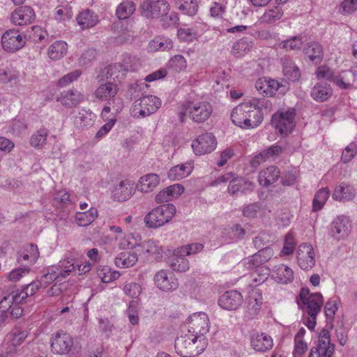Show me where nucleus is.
Segmentation results:
<instances>
[{
    "instance_id": "nucleus-55",
    "label": "nucleus",
    "mask_w": 357,
    "mask_h": 357,
    "mask_svg": "<svg viewBox=\"0 0 357 357\" xmlns=\"http://www.w3.org/2000/svg\"><path fill=\"white\" fill-rule=\"evenodd\" d=\"M175 1L178 5V8L185 14L193 15L197 11L196 0H175Z\"/></svg>"
},
{
    "instance_id": "nucleus-26",
    "label": "nucleus",
    "mask_w": 357,
    "mask_h": 357,
    "mask_svg": "<svg viewBox=\"0 0 357 357\" xmlns=\"http://www.w3.org/2000/svg\"><path fill=\"white\" fill-rule=\"evenodd\" d=\"M280 175L279 168L273 165L259 172L258 181L261 185L268 187L278 181Z\"/></svg>"
},
{
    "instance_id": "nucleus-51",
    "label": "nucleus",
    "mask_w": 357,
    "mask_h": 357,
    "mask_svg": "<svg viewBox=\"0 0 357 357\" xmlns=\"http://www.w3.org/2000/svg\"><path fill=\"white\" fill-rule=\"evenodd\" d=\"M252 47V40L250 38H243L233 45L231 54L236 56H241L248 53Z\"/></svg>"
},
{
    "instance_id": "nucleus-12",
    "label": "nucleus",
    "mask_w": 357,
    "mask_h": 357,
    "mask_svg": "<svg viewBox=\"0 0 357 357\" xmlns=\"http://www.w3.org/2000/svg\"><path fill=\"white\" fill-rule=\"evenodd\" d=\"M25 43V36H22L17 29H9L1 37L2 47L7 52H16L22 48Z\"/></svg>"
},
{
    "instance_id": "nucleus-23",
    "label": "nucleus",
    "mask_w": 357,
    "mask_h": 357,
    "mask_svg": "<svg viewBox=\"0 0 357 357\" xmlns=\"http://www.w3.org/2000/svg\"><path fill=\"white\" fill-rule=\"evenodd\" d=\"M254 184L248 179L238 176H234V181L228 185L227 191L230 195L248 194L253 191Z\"/></svg>"
},
{
    "instance_id": "nucleus-20",
    "label": "nucleus",
    "mask_w": 357,
    "mask_h": 357,
    "mask_svg": "<svg viewBox=\"0 0 357 357\" xmlns=\"http://www.w3.org/2000/svg\"><path fill=\"white\" fill-rule=\"evenodd\" d=\"M126 73L120 63H116L105 67L99 75L100 82L109 81L120 82L124 79Z\"/></svg>"
},
{
    "instance_id": "nucleus-28",
    "label": "nucleus",
    "mask_w": 357,
    "mask_h": 357,
    "mask_svg": "<svg viewBox=\"0 0 357 357\" xmlns=\"http://www.w3.org/2000/svg\"><path fill=\"white\" fill-rule=\"evenodd\" d=\"M184 192V187L181 184L172 185L162 190L155 196V202L158 204L167 202L178 197Z\"/></svg>"
},
{
    "instance_id": "nucleus-35",
    "label": "nucleus",
    "mask_w": 357,
    "mask_h": 357,
    "mask_svg": "<svg viewBox=\"0 0 357 357\" xmlns=\"http://www.w3.org/2000/svg\"><path fill=\"white\" fill-rule=\"evenodd\" d=\"M355 83L354 76L350 70L337 73L333 84L341 89H349Z\"/></svg>"
},
{
    "instance_id": "nucleus-48",
    "label": "nucleus",
    "mask_w": 357,
    "mask_h": 357,
    "mask_svg": "<svg viewBox=\"0 0 357 357\" xmlns=\"http://www.w3.org/2000/svg\"><path fill=\"white\" fill-rule=\"evenodd\" d=\"M135 9L136 6L134 2L126 0L116 7V15L119 20H126L134 13Z\"/></svg>"
},
{
    "instance_id": "nucleus-60",
    "label": "nucleus",
    "mask_w": 357,
    "mask_h": 357,
    "mask_svg": "<svg viewBox=\"0 0 357 357\" xmlns=\"http://www.w3.org/2000/svg\"><path fill=\"white\" fill-rule=\"evenodd\" d=\"M357 10V0H343L338 6V13L350 15Z\"/></svg>"
},
{
    "instance_id": "nucleus-21",
    "label": "nucleus",
    "mask_w": 357,
    "mask_h": 357,
    "mask_svg": "<svg viewBox=\"0 0 357 357\" xmlns=\"http://www.w3.org/2000/svg\"><path fill=\"white\" fill-rule=\"evenodd\" d=\"M243 303L241 294L236 290L227 291L218 300L219 305L227 310H236Z\"/></svg>"
},
{
    "instance_id": "nucleus-34",
    "label": "nucleus",
    "mask_w": 357,
    "mask_h": 357,
    "mask_svg": "<svg viewBox=\"0 0 357 357\" xmlns=\"http://www.w3.org/2000/svg\"><path fill=\"white\" fill-rule=\"evenodd\" d=\"M76 20L82 29L93 27L99 22L97 15L89 9L81 12L77 16Z\"/></svg>"
},
{
    "instance_id": "nucleus-18",
    "label": "nucleus",
    "mask_w": 357,
    "mask_h": 357,
    "mask_svg": "<svg viewBox=\"0 0 357 357\" xmlns=\"http://www.w3.org/2000/svg\"><path fill=\"white\" fill-rule=\"evenodd\" d=\"M153 281L155 285L163 291H172L178 287V280L174 275L163 269L160 270L155 274Z\"/></svg>"
},
{
    "instance_id": "nucleus-52",
    "label": "nucleus",
    "mask_w": 357,
    "mask_h": 357,
    "mask_svg": "<svg viewBox=\"0 0 357 357\" xmlns=\"http://www.w3.org/2000/svg\"><path fill=\"white\" fill-rule=\"evenodd\" d=\"M48 130L42 128L33 133L30 138V144L36 149H42L46 144Z\"/></svg>"
},
{
    "instance_id": "nucleus-40",
    "label": "nucleus",
    "mask_w": 357,
    "mask_h": 357,
    "mask_svg": "<svg viewBox=\"0 0 357 357\" xmlns=\"http://www.w3.org/2000/svg\"><path fill=\"white\" fill-rule=\"evenodd\" d=\"M159 183V177L155 174H148L139 181L137 188L143 192H151Z\"/></svg>"
},
{
    "instance_id": "nucleus-59",
    "label": "nucleus",
    "mask_w": 357,
    "mask_h": 357,
    "mask_svg": "<svg viewBox=\"0 0 357 357\" xmlns=\"http://www.w3.org/2000/svg\"><path fill=\"white\" fill-rule=\"evenodd\" d=\"M296 241L291 232L286 234L283 248L280 252V256H289L295 250Z\"/></svg>"
},
{
    "instance_id": "nucleus-24",
    "label": "nucleus",
    "mask_w": 357,
    "mask_h": 357,
    "mask_svg": "<svg viewBox=\"0 0 357 357\" xmlns=\"http://www.w3.org/2000/svg\"><path fill=\"white\" fill-rule=\"evenodd\" d=\"M135 185L129 180L120 181L112 190V196L119 202L128 200L135 192Z\"/></svg>"
},
{
    "instance_id": "nucleus-37",
    "label": "nucleus",
    "mask_w": 357,
    "mask_h": 357,
    "mask_svg": "<svg viewBox=\"0 0 357 357\" xmlns=\"http://www.w3.org/2000/svg\"><path fill=\"white\" fill-rule=\"evenodd\" d=\"M43 286L41 285L40 282L38 280H33L26 285L22 290L16 291L18 294L17 299L20 298L22 303L28 302V298H30V301H32L31 298Z\"/></svg>"
},
{
    "instance_id": "nucleus-42",
    "label": "nucleus",
    "mask_w": 357,
    "mask_h": 357,
    "mask_svg": "<svg viewBox=\"0 0 357 357\" xmlns=\"http://www.w3.org/2000/svg\"><path fill=\"white\" fill-rule=\"evenodd\" d=\"M68 45L62 40H57L51 45L47 50L48 56L52 60H59L67 53Z\"/></svg>"
},
{
    "instance_id": "nucleus-32",
    "label": "nucleus",
    "mask_w": 357,
    "mask_h": 357,
    "mask_svg": "<svg viewBox=\"0 0 357 357\" xmlns=\"http://www.w3.org/2000/svg\"><path fill=\"white\" fill-rule=\"evenodd\" d=\"M303 52L310 61L315 64L320 63L324 57L322 46L317 42H311L306 45Z\"/></svg>"
},
{
    "instance_id": "nucleus-39",
    "label": "nucleus",
    "mask_w": 357,
    "mask_h": 357,
    "mask_svg": "<svg viewBox=\"0 0 357 357\" xmlns=\"http://www.w3.org/2000/svg\"><path fill=\"white\" fill-rule=\"evenodd\" d=\"M283 66V73L286 78L291 82L297 81L301 77V73L298 66L290 59H281Z\"/></svg>"
},
{
    "instance_id": "nucleus-16",
    "label": "nucleus",
    "mask_w": 357,
    "mask_h": 357,
    "mask_svg": "<svg viewBox=\"0 0 357 357\" xmlns=\"http://www.w3.org/2000/svg\"><path fill=\"white\" fill-rule=\"evenodd\" d=\"M259 251L255 254L245 258L243 264L248 270H252L259 268L264 263L269 261L273 256V250L267 246L263 248H258Z\"/></svg>"
},
{
    "instance_id": "nucleus-50",
    "label": "nucleus",
    "mask_w": 357,
    "mask_h": 357,
    "mask_svg": "<svg viewBox=\"0 0 357 357\" xmlns=\"http://www.w3.org/2000/svg\"><path fill=\"white\" fill-rule=\"evenodd\" d=\"M283 149L279 145H273L261 152L252 159V165H259L270 157H275L281 154Z\"/></svg>"
},
{
    "instance_id": "nucleus-44",
    "label": "nucleus",
    "mask_w": 357,
    "mask_h": 357,
    "mask_svg": "<svg viewBox=\"0 0 357 357\" xmlns=\"http://www.w3.org/2000/svg\"><path fill=\"white\" fill-rule=\"evenodd\" d=\"M27 337V332L26 331H20L16 329L10 333L7 337L10 348L7 350V354H14L16 352V347L20 345Z\"/></svg>"
},
{
    "instance_id": "nucleus-63",
    "label": "nucleus",
    "mask_w": 357,
    "mask_h": 357,
    "mask_svg": "<svg viewBox=\"0 0 357 357\" xmlns=\"http://www.w3.org/2000/svg\"><path fill=\"white\" fill-rule=\"evenodd\" d=\"M316 75L319 79H326L331 82H334V78L336 75L329 67L326 66H319L316 70Z\"/></svg>"
},
{
    "instance_id": "nucleus-3",
    "label": "nucleus",
    "mask_w": 357,
    "mask_h": 357,
    "mask_svg": "<svg viewBox=\"0 0 357 357\" xmlns=\"http://www.w3.org/2000/svg\"><path fill=\"white\" fill-rule=\"evenodd\" d=\"M207 339L198 338L195 334L186 333L177 337L174 341L176 352L183 357H195L201 354L206 348Z\"/></svg>"
},
{
    "instance_id": "nucleus-64",
    "label": "nucleus",
    "mask_w": 357,
    "mask_h": 357,
    "mask_svg": "<svg viewBox=\"0 0 357 357\" xmlns=\"http://www.w3.org/2000/svg\"><path fill=\"white\" fill-rule=\"evenodd\" d=\"M81 75L82 71L79 70H76L73 72H70L63 76L60 79H59V81L57 82V86L60 87L66 86L73 82L77 80Z\"/></svg>"
},
{
    "instance_id": "nucleus-49",
    "label": "nucleus",
    "mask_w": 357,
    "mask_h": 357,
    "mask_svg": "<svg viewBox=\"0 0 357 357\" xmlns=\"http://www.w3.org/2000/svg\"><path fill=\"white\" fill-rule=\"evenodd\" d=\"M96 273L98 278L104 283H109L115 280H117L121 273L119 271L112 270L107 266H100L97 268Z\"/></svg>"
},
{
    "instance_id": "nucleus-62",
    "label": "nucleus",
    "mask_w": 357,
    "mask_h": 357,
    "mask_svg": "<svg viewBox=\"0 0 357 357\" xmlns=\"http://www.w3.org/2000/svg\"><path fill=\"white\" fill-rule=\"evenodd\" d=\"M139 236L134 234H129L120 241L119 246L123 249H132L139 245Z\"/></svg>"
},
{
    "instance_id": "nucleus-61",
    "label": "nucleus",
    "mask_w": 357,
    "mask_h": 357,
    "mask_svg": "<svg viewBox=\"0 0 357 357\" xmlns=\"http://www.w3.org/2000/svg\"><path fill=\"white\" fill-rule=\"evenodd\" d=\"M168 66L175 72H181L186 68L187 62L183 56L175 55L169 61Z\"/></svg>"
},
{
    "instance_id": "nucleus-58",
    "label": "nucleus",
    "mask_w": 357,
    "mask_h": 357,
    "mask_svg": "<svg viewBox=\"0 0 357 357\" xmlns=\"http://www.w3.org/2000/svg\"><path fill=\"white\" fill-rule=\"evenodd\" d=\"M302 45V38L300 36H296L282 41L279 44V46L281 48L284 49L287 51H289L301 50Z\"/></svg>"
},
{
    "instance_id": "nucleus-45",
    "label": "nucleus",
    "mask_w": 357,
    "mask_h": 357,
    "mask_svg": "<svg viewBox=\"0 0 357 357\" xmlns=\"http://www.w3.org/2000/svg\"><path fill=\"white\" fill-rule=\"evenodd\" d=\"M97 217V209L91 208L84 212H77L75 215V222L79 227H86L93 222Z\"/></svg>"
},
{
    "instance_id": "nucleus-10",
    "label": "nucleus",
    "mask_w": 357,
    "mask_h": 357,
    "mask_svg": "<svg viewBox=\"0 0 357 357\" xmlns=\"http://www.w3.org/2000/svg\"><path fill=\"white\" fill-rule=\"evenodd\" d=\"M184 327L188 333L195 334L198 338L201 339V336L205 337V334L209 331V318L205 312L194 313L188 318Z\"/></svg>"
},
{
    "instance_id": "nucleus-43",
    "label": "nucleus",
    "mask_w": 357,
    "mask_h": 357,
    "mask_svg": "<svg viewBox=\"0 0 357 357\" xmlns=\"http://www.w3.org/2000/svg\"><path fill=\"white\" fill-rule=\"evenodd\" d=\"M18 294L16 291L5 296L0 301V315L8 319V312L14 303H22L20 298L17 299Z\"/></svg>"
},
{
    "instance_id": "nucleus-47",
    "label": "nucleus",
    "mask_w": 357,
    "mask_h": 357,
    "mask_svg": "<svg viewBox=\"0 0 357 357\" xmlns=\"http://www.w3.org/2000/svg\"><path fill=\"white\" fill-rule=\"evenodd\" d=\"M60 100L63 105L72 107L83 100V96L77 91L69 90L61 94Z\"/></svg>"
},
{
    "instance_id": "nucleus-29",
    "label": "nucleus",
    "mask_w": 357,
    "mask_h": 357,
    "mask_svg": "<svg viewBox=\"0 0 357 357\" xmlns=\"http://www.w3.org/2000/svg\"><path fill=\"white\" fill-rule=\"evenodd\" d=\"M100 82L101 84H100L94 93L97 98L100 100H109L117 94L119 88L116 83L111 82V80Z\"/></svg>"
},
{
    "instance_id": "nucleus-36",
    "label": "nucleus",
    "mask_w": 357,
    "mask_h": 357,
    "mask_svg": "<svg viewBox=\"0 0 357 357\" xmlns=\"http://www.w3.org/2000/svg\"><path fill=\"white\" fill-rule=\"evenodd\" d=\"M137 261V255L134 252L128 251L119 253L115 258L114 264L120 268H126L134 266Z\"/></svg>"
},
{
    "instance_id": "nucleus-15",
    "label": "nucleus",
    "mask_w": 357,
    "mask_h": 357,
    "mask_svg": "<svg viewBox=\"0 0 357 357\" xmlns=\"http://www.w3.org/2000/svg\"><path fill=\"white\" fill-rule=\"evenodd\" d=\"M217 142L215 137L210 132H206L199 135L192 142V148L196 155H204L209 153L216 148Z\"/></svg>"
},
{
    "instance_id": "nucleus-11",
    "label": "nucleus",
    "mask_w": 357,
    "mask_h": 357,
    "mask_svg": "<svg viewBox=\"0 0 357 357\" xmlns=\"http://www.w3.org/2000/svg\"><path fill=\"white\" fill-rule=\"evenodd\" d=\"M334 345L331 342L329 331L324 329L321 331L316 345L313 347L308 357H333Z\"/></svg>"
},
{
    "instance_id": "nucleus-14",
    "label": "nucleus",
    "mask_w": 357,
    "mask_h": 357,
    "mask_svg": "<svg viewBox=\"0 0 357 357\" xmlns=\"http://www.w3.org/2000/svg\"><path fill=\"white\" fill-rule=\"evenodd\" d=\"M169 10V3L164 0L144 1L142 5V13L147 18L162 17Z\"/></svg>"
},
{
    "instance_id": "nucleus-2",
    "label": "nucleus",
    "mask_w": 357,
    "mask_h": 357,
    "mask_svg": "<svg viewBox=\"0 0 357 357\" xmlns=\"http://www.w3.org/2000/svg\"><path fill=\"white\" fill-rule=\"evenodd\" d=\"M298 305L303 311V322L310 329L314 328L317 317L324 304V298L320 293H310L307 288H302L299 294Z\"/></svg>"
},
{
    "instance_id": "nucleus-19",
    "label": "nucleus",
    "mask_w": 357,
    "mask_h": 357,
    "mask_svg": "<svg viewBox=\"0 0 357 357\" xmlns=\"http://www.w3.org/2000/svg\"><path fill=\"white\" fill-rule=\"evenodd\" d=\"M268 272L270 270L267 268ZM271 278L277 283L281 284H289L294 280V272L289 266L280 264L273 267L271 271Z\"/></svg>"
},
{
    "instance_id": "nucleus-41",
    "label": "nucleus",
    "mask_w": 357,
    "mask_h": 357,
    "mask_svg": "<svg viewBox=\"0 0 357 357\" xmlns=\"http://www.w3.org/2000/svg\"><path fill=\"white\" fill-rule=\"evenodd\" d=\"M332 96V89L326 84H317L311 91L312 98L317 102H324Z\"/></svg>"
},
{
    "instance_id": "nucleus-46",
    "label": "nucleus",
    "mask_w": 357,
    "mask_h": 357,
    "mask_svg": "<svg viewBox=\"0 0 357 357\" xmlns=\"http://www.w3.org/2000/svg\"><path fill=\"white\" fill-rule=\"evenodd\" d=\"M186 255L178 252V248L175 251L174 256L171 259V267L174 271L185 272L190 268L188 260L185 258Z\"/></svg>"
},
{
    "instance_id": "nucleus-1",
    "label": "nucleus",
    "mask_w": 357,
    "mask_h": 357,
    "mask_svg": "<svg viewBox=\"0 0 357 357\" xmlns=\"http://www.w3.org/2000/svg\"><path fill=\"white\" fill-rule=\"evenodd\" d=\"M271 103L265 98H252L236 106L231 111L234 124L243 128L258 127L264 120V110H269Z\"/></svg>"
},
{
    "instance_id": "nucleus-25",
    "label": "nucleus",
    "mask_w": 357,
    "mask_h": 357,
    "mask_svg": "<svg viewBox=\"0 0 357 357\" xmlns=\"http://www.w3.org/2000/svg\"><path fill=\"white\" fill-rule=\"evenodd\" d=\"M280 86V84L273 79L259 78L255 83L257 91L266 97L273 96Z\"/></svg>"
},
{
    "instance_id": "nucleus-54",
    "label": "nucleus",
    "mask_w": 357,
    "mask_h": 357,
    "mask_svg": "<svg viewBox=\"0 0 357 357\" xmlns=\"http://www.w3.org/2000/svg\"><path fill=\"white\" fill-rule=\"evenodd\" d=\"M330 191L328 188L320 189L314 195L312 202V211H318L321 210L328 199Z\"/></svg>"
},
{
    "instance_id": "nucleus-5",
    "label": "nucleus",
    "mask_w": 357,
    "mask_h": 357,
    "mask_svg": "<svg viewBox=\"0 0 357 357\" xmlns=\"http://www.w3.org/2000/svg\"><path fill=\"white\" fill-rule=\"evenodd\" d=\"M183 112L179 113L181 121H183L185 116L188 115L194 122L204 123L209 119L213 113V107L207 101H188L183 104Z\"/></svg>"
},
{
    "instance_id": "nucleus-56",
    "label": "nucleus",
    "mask_w": 357,
    "mask_h": 357,
    "mask_svg": "<svg viewBox=\"0 0 357 357\" xmlns=\"http://www.w3.org/2000/svg\"><path fill=\"white\" fill-rule=\"evenodd\" d=\"M283 15L282 10L279 7L267 10L260 17V22L263 23H273L280 20Z\"/></svg>"
},
{
    "instance_id": "nucleus-13",
    "label": "nucleus",
    "mask_w": 357,
    "mask_h": 357,
    "mask_svg": "<svg viewBox=\"0 0 357 357\" xmlns=\"http://www.w3.org/2000/svg\"><path fill=\"white\" fill-rule=\"evenodd\" d=\"M351 228V221L348 216L338 215L331 224V234L335 240L340 241L349 236Z\"/></svg>"
},
{
    "instance_id": "nucleus-38",
    "label": "nucleus",
    "mask_w": 357,
    "mask_h": 357,
    "mask_svg": "<svg viewBox=\"0 0 357 357\" xmlns=\"http://www.w3.org/2000/svg\"><path fill=\"white\" fill-rule=\"evenodd\" d=\"M262 296L257 292H252L250 294L247 301L246 310L249 317L257 315L261 307Z\"/></svg>"
},
{
    "instance_id": "nucleus-7",
    "label": "nucleus",
    "mask_w": 357,
    "mask_h": 357,
    "mask_svg": "<svg viewBox=\"0 0 357 357\" xmlns=\"http://www.w3.org/2000/svg\"><path fill=\"white\" fill-rule=\"evenodd\" d=\"M296 109H280L272 116L271 125L282 136H287L294 129Z\"/></svg>"
},
{
    "instance_id": "nucleus-4",
    "label": "nucleus",
    "mask_w": 357,
    "mask_h": 357,
    "mask_svg": "<svg viewBox=\"0 0 357 357\" xmlns=\"http://www.w3.org/2000/svg\"><path fill=\"white\" fill-rule=\"evenodd\" d=\"M75 271V262L73 259L66 257L59 261L56 265L47 268L45 273L39 280L43 288L54 281H62Z\"/></svg>"
},
{
    "instance_id": "nucleus-31",
    "label": "nucleus",
    "mask_w": 357,
    "mask_h": 357,
    "mask_svg": "<svg viewBox=\"0 0 357 357\" xmlns=\"http://www.w3.org/2000/svg\"><path fill=\"white\" fill-rule=\"evenodd\" d=\"M193 169L191 161L172 167L168 172V178L172 181H178L187 177Z\"/></svg>"
},
{
    "instance_id": "nucleus-33",
    "label": "nucleus",
    "mask_w": 357,
    "mask_h": 357,
    "mask_svg": "<svg viewBox=\"0 0 357 357\" xmlns=\"http://www.w3.org/2000/svg\"><path fill=\"white\" fill-rule=\"evenodd\" d=\"M96 115L89 109H82L75 113L74 125L78 128H84L93 125Z\"/></svg>"
},
{
    "instance_id": "nucleus-9",
    "label": "nucleus",
    "mask_w": 357,
    "mask_h": 357,
    "mask_svg": "<svg viewBox=\"0 0 357 357\" xmlns=\"http://www.w3.org/2000/svg\"><path fill=\"white\" fill-rule=\"evenodd\" d=\"M50 348L52 353L67 355L76 349L73 337L64 331L54 333L50 338Z\"/></svg>"
},
{
    "instance_id": "nucleus-57",
    "label": "nucleus",
    "mask_w": 357,
    "mask_h": 357,
    "mask_svg": "<svg viewBox=\"0 0 357 357\" xmlns=\"http://www.w3.org/2000/svg\"><path fill=\"white\" fill-rule=\"evenodd\" d=\"M120 63L121 66H123L126 73L128 71H136L141 66L139 59L135 56H132L130 54H125L122 62Z\"/></svg>"
},
{
    "instance_id": "nucleus-8",
    "label": "nucleus",
    "mask_w": 357,
    "mask_h": 357,
    "mask_svg": "<svg viewBox=\"0 0 357 357\" xmlns=\"http://www.w3.org/2000/svg\"><path fill=\"white\" fill-rule=\"evenodd\" d=\"M159 98L152 96H143L136 100L131 108V115L136 118H143L155 113L161 106Z\"/></svg>"
},
{
    "instance_id": "nucleus-17",
    "label": "nucleus",
    "mask_w": 357,
    "mask_h": 357,
    "mask_svg": "<svg viewBox=\"0 0 357 357\" xmlns=\"http://www.w3.org/2000/svg\"><path fill=\"white\" fill-rule=\"evenodd\" d=\"M298 266L303 270H309L315 264L314 252L312 246L308 243L301 244L296 251Z\"/></svg>"
},
{
    "instance_id": "nucleus-6",
    "label": "nucleus",
    "mask_w": 357,
    "mask_h": 357,
    "mask_svg": "<svg viewBox=\"0 0 357 357\" xmlns=\"http://www.w3.org/2000/svg\"><path fill=\"white\" fill-rule=\"evenodd\" d=\"M176 207L172 204L160 205L152 209L144 217L149 228H158L169 222L175 215Z\"/></svg>"
},
{
    "instance_id": "nucleus-22",
    "label": "nucleus",
    "mask_w": 357,
    "mask_h": 357,
    "mask_svg": "<svg viewBox=\"0 0 357 357\" xmlns=\"http://www.w3.org/2000/svg\"><path fill=\"white\" fill-rule=\"evenodd\" d=\"M35 18L33 10L27 6L16 8L11 14V22L15 25L24 26L33 22Z\"/></svg>"
},
{
    "instance_id": "nucleus-30",
    "label": "nucleus",
    "mask_w": 357,
    "mask_h": 357,
    "mask_svg": "<svg viewBox=\"0 0 357 357\" xmlns=\"http://www.w3.org/2000/svg\"><path fill=\"white\" fill-rule=\"evenodd\" d=\"M356 190L352 185L341 183L335 188L332 197L338 202H349L356 197Z\"/></svg>"
},
{
    "instance_id": "nucleus-27",
    "label": "nucleus",
    "mask_w": 357,
    "mask_h": 357,
    "mask_svg": "<svg viewBox=\"0 0 357 357\" xmlns=\"http://www.w3.org/2000/svg\"><path fill=\"white\" fill-rule=\"evenodd\" d=\"M273 342L271 336L266 333H254L251 336V346L259 352H265L273 347Z\"/></svg>"
},
{
    "instance_id": "nucleus-53",
    "label": "nucleus",
    "mask_w": 357,
    "mask_h": 357,
    "mask_svg": "<svg viewBox=\"0 0 357 357\" xmlns=\"http://www.w3.org/2000/svg\"><path fill=\"white\" fill-rule=\"evenodd\" d=\"M275 236L273 234L267 231H261L252 239L255 248H263L274 242Z\"/></svg>"
}]
</instances>
